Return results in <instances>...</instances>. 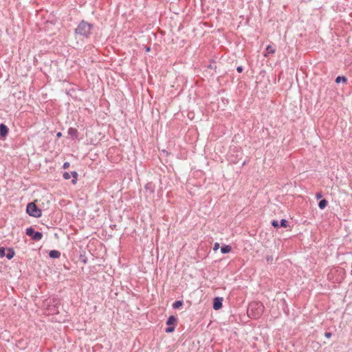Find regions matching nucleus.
<instances>
[{"instance_id": "f257e3e1", "label": "nucleus", "mask_w": 352, "mask_h": 352, "mask_svg": "<svg viewBox=\"0 0 352 352\" xmlns=\"http://www.w3.org/2000/svg\"><path fill=\"white\" fill-rule=\"evenodd\" d=\"M93 28V25L85 21H82L75 29V34L80 38H88Z\"/></svg>"}, {"instance_id": "f03ea898", "label": "nucleus", "mask_w": 352, "mask_h": 352, "mask_svg": "<svg viewBox=\"0 0 352 352\" xmlns=\"http://www.w3.org/2000/svg\"><path fill=\"white\" fill-rule=\"evenodd\" d=\"M26 212L29 215L34 217H40L41 216V210L33 202L29 203L27 205Z\"/></svg>"}, {"instance_id": "7ed1b4c3", "label": "nucleus", "mask_w": 352, "mask_h": 352, "mask_svg": "<svg viewBox=\"0 0 352 352\" xmlns=\"http://www.w3.org/2000/svg\"><path fill=\"white\" fill-rule=\"evenodd\" d=\"M25 233L34 241H40L43 237L41 232L35 231L32 227L27 228Z\"/></svg>"}, {"instance_id": "20e7f679", "label": "nucleus", "mask_w": 352, "mask_h": 352, "mask_svg": "<svg viewBox=\"0 0 352 352\" xmlns=\"http://www.w3.org/2000/svg\"><path fill=\"white\" fill-rule=\"evenodd\" d=\"M254 308L256 309L257 310V313L255 314V315L254 316V317H258L263 312V306L262 304L259 303V302H253V303H251L250 305V307L248 309V314L250 315V311H252Z\"/></svg>"}, {"instance_id": "39448f33", "label": "nucleus", "mask_w": 352, "mask_h": 352, "mask_svg": "<svg viewBox=\"0 0 352 352\" xmlns=\"http://www.w3.org/2000/svg\"><path fill=\"white\" fill-rule=\"evenodd\" d=\"M222 302H223L222 298H219V297L214 298V301H213V309L214 310H218L220 308H221Z\"/></svg>"}, {"instance_id": "423d86ee", "label": "nucleus", "mask_w": 352, "mask_h": 352, "mask_svg": "<svg viewBox=\"0 0 352 352\" xmlns=\"http://www.w3.org/2000/svg\"><path fill=\"white\" fill-rule=\"evenodd\" d=\"M8 133V128L4 124H0V136L6 137Z\"/></svg>"}, {"instance_id": "0eeeda50", "label": "nucleus", "mask_w": 352, "mask_h": 352, "mask_svg": "<svg viewBox=\"0 0 352 352\" xmlns=\"http://www.w3.org/2000/svg\"><path fill=\"white\" fill-rule=\"evenodd\" d=\"M146 191L149 192L150 194H153L155 191V186L152 183H148L145 186Z\"/></svg>"}, {"instance_id": "6e6552de", "label": "nucleus", "mask_w": 352, "mask_h": 352, "mask_svg": "<svg viewBox=\"0 0 352 352\" xmlns=\"http://www.w3.org/2000/svg\"><path fill=\"white\" fill-rule=\"evenodd\" d=\"M68 134L73 138H77L78 131L74 128H69L68 130Z\"/></svg>"}, {"instance_id": "1a4fd4ad", "label": "nucleus", "mask_w": 352, "mask_h": 352, "mask_svg": "<svg viewBox=\"0 0 352 352\" xmlns=\"http://www.w3.org/2000/svg\"><path fill=\"white\" fill-rule=\"evenodd\" d=\"M49 256L50 258H57L60 256V253L58 250H51L49 253Z\"/></svg>"}, {"instance_id": "9d476101", "label": "nucleus", "mask_w": 352, "mask_h": 352, "mask_svg": "<svg viewBox=\"0 0 352 352\" xmlns=\"http://www.w3.org/2000/svg\"><path fill=\"white\" fill-rule=\"evenodd\" d=\"M232 248L230 245H224L221 248V252L222 254H227L231 251Z\"/></svg>"}, {"instance_id": "9b49d317", "label": "nucleus", "mask_w": 352, "mask_h": 352, "mask_svg": "<svg viewBox=\"0 0 352 352\" xmlns=\"http://www.w3.org/2000/svg\"><path fill=\"white\" fill-rule=\"evenodd\" d=\"M7 251H8V253L6 254V256L8 259L10 260L14 257L15 253H14V251L13 250V249H12V248H8L7 250Z\"/></svg>"}, {"instance_id": "f8f14e48", "label": "nucleus", "mask_w": 352, "mask_h": 352, "mask_svg": "<svg viewBox=\"0 0 352 352\" xmlns=\"http://www.w3.org/2000/svg\"><path fill=\"white\" fill-rule=\"evenodd\" d=\"M276 52V49L273 47L272 45H267L266 47V54L265 56H267V54H274Z\"/></svg>"}, {"instance_id": "ddd939ff", "label": "nucleus", "mask_w": 352, "mask_h": 352, "mask_svg": "<svg viewBox=\"0 0 352 352\" xmlns=\"http://www.w3.org/2000/svg\"><path fill=\"white\" fill-rule=\"evenodd\" d=\"M176 321H177V318L174 316H170L166 321V324L171 325V324H174Z\"/></svg>"}, {"instance_id": "4468645a", "label": "nucleus", "mask_w": 352, "mask_h": 352, "mask_svg": "<svg viewBox=\"0 0 352 352\" xmlns=\"http://www.w3.org/2000/svg\"><path fill=\"white\" fill-rule=\"evenodd\" d=\"M327 205V201L326 199H322L318 203V207L320 208V209H322V210L325 208Z\"/></svg>"}, {"instance_id": "2eb2a0df", "label": "nucleus", "mask_w": 352, "mask_h": 352, "mask_svg": "<svg viewBox=\"0 0 352 352\" xmlns=\"http://www.w3.org/2000/svg\"><path fill=\"white\" fill-rule=\"evenodd\" d=\"M70 175H71V176H72V177H73V179H72V184H76V182H77V177H78V173H77V172H76V171H72V172H71Z\"/></svg>"}, {"instance_id": "dca6fc26", "label": "nucleus", "mask_w": 352, "mask_h": 352, "mask_svg": "<svg viewBox=\"0 0 352 352\" xmlns=\"http://www.w3.org/2000/svg\"><path fill=\"white\" fill-rule=\"evenodd\" d=\"M183 305L182 300H177L173 304V307L174 309H178Z\"/></svg>"}, {"instance_id": "f3484780", "label": "nucleus", "mask_w": 352, "mask_h": 352, "mask_svg": "<svg viewBox=\"0 0 352 352\" xmlns=\"http://www.w3.org/2000/svg\"><path fill=\"white\" fill-rule=\"evenodd\" d=\"M341 81H342L344 82H346V81H347L346 78L344 76H338L336 79V82L339 83Z\"/></svg>"}, {"instance_id": "a211bd4d", "label": "nucleus", "mask_w": 352, "mask_h": 352, "mask_svg": "<svg viewBox=\"0 0 352 352\" xmlns=\"http://www.w3.org/2000/svg\"><path fill=\"white\" fill-rule=\"evenodd\" d=\"M287 224H288V222L285 219H283L280 220V227L287 228L288 226Z\"/></svg>"}, {"instance_id": "6ab92c4d", "label": "nucleus", "mask_w": 352, "mask_h": 352, "mask_svg": "<svg viewBox=\"0 0 352 352\" xmlns=\"http://www.w3.org/2000/svg\"><path fill=\"white\" fill-rule=\"evenodd\" d=\"M6 249L3 247H1L0 248V257H4L6 256Z\"/></svg>"}, {"instance_id": "aec40b11", "label": "nucleus", "mask_w": 352, "mask_h": 352, "mask_svg": "<svg viewBox=\"0 0 352 352\" xmlns=\"http://www.w3.org/2000/svg\"><path fill=\"white\" fill-rule=\"evenodd\" d=\"M63 178L65 179H69L71 178V175L70 173H67V172H65L63 173Z\"/></svg>"}, {"instance_id": "412c9836", "label": "nucleus", "mask_w": 352, "mask_h": 352, "mask_svg": "<svg viewBox=\"0 0 352 352\" xmlns=\"http://www.w3.org/2000/svg\"><path fill=\"white\" fill-rule=\"evenodd\" d=\"M272 226L274 227V228H278L279 224H278V221L276 220H273L272 221Z\"/></svg>"}, {"instance_id": "4be33fe9", "label": "nucleus", "mask_w": 352, "mask_h": 352, "mask_svg": "<svg viewBox=\"0 0 352 352\" xmlns=\"http://www.w3.org/2000/svg\"><path fill=\"white\" fill-rule=\"evenodd\" d=\"M175 330V327H168L166 329V333H171L173 332V331Z\"/></svg>"}, {"instance_id": "5701e85b", "label": "nucleus", "mask_w": 352, "mask_h": 352, "mask_svg": "<svg viewBox=\"0 0 352 352\" xmlns=\"http://www.w3.org/2000/svg\"><path fill=\"white\" fill-rule=\"evenodd\" d=\"M69 166H70L69 162H65L63 164V168L64 169H67V168L69 167Z\"/></svg>"}, {"instance_id": "b1692460", "label": "nucleus", "mask_w": 352, "mask_h": 352, "mask_svg": "<svg viewBox=\"0 0 352 352\" xmlns=\"http://www.w3.org/2000/svg\"><path fill=\"white\" fill-rule=\"evenodd\" d=\"M219 248V243H215L214 244L213 250H214V251H217Z\"/></svg>"}, {"instance_id": "393cba45", "label": "nucleus", "mask_w": 352, "mask_h": 352, "mask_svg": "<svg viewBox=\"0 0 352 352\" xmlns=\"http://www.w3.org/2000/svg\"><path fill=\"white\" fill-rule=\"evenodd\" d=\"M332 336V333L331 332H325L324 336L327 338H330Z\"/></svg>"}, {"instance_id": "a878e982", "label": "nucleus", "mask_w": 352, "mask_h": 352, "mask_svg": "<svg viewBox=\"0 0 352 352\" xmlns=\"http://www.w3.org/2000/svg\"><path fill=\"white\" fill-rule=\"evenodd\" d=\"M236 70L238 72H241L243 71V67L242 66L237 67Z\"/></svg>"}, {"instance_id": "bb28decb", "label": "nucleus", "mask_w": 352, "mask_h": 352, "mask_svg": "<svg viewBox=\"0 0 352 352\" xmlns=\"http://www.w3.org/2000/svg\"><path fill=\"white\" fill-rule=\"evenodd\" d=\"M272 260H273L272 256H267V262H272Z\"/></svg>"}, {"instance_id": "cd10ccee", "label": "nucleus", "mask_w": 352, "mask_h": 352, "mask_svg": "<svg viewBox=\"0 0 352 352\" xmlns=\"http://www.w3.org/2000/svg\"><path fill=\"white\" fill-rule=\"evenodd\" d=\"M56 136L58 138H60L62 136V133L60 132H58L57 134H56Z\"/></svg>"}, {"instance_id": "c85d7f7f", "label": "nucleus", "mask_w": 352, "mask_h": 352, "mask_svg": "<svg viewBox=\"0 0 352 352\" xmlns=\"http://www.w3.org/2000/svg\"><path fill=\"white\" fill-rule=\"evenodd\" d=\"M321 197H322V195H321V194H317V195H316V198H317V199H320Z\"/></svg>"}, {"instance_id": "c756f323", "label": "nucleus", "mask_w": 352, "mask_h": 352, "mask_svg": "<svg viewBox=\"0 0 352 352\" xmlns=\"http://www.w3.org/2000/svg\"><path fill=\"white\" fill-rule=\"evenodd\" d=\"M151 50V48L149 47H146V51L149 52Z\"/></svg>"}]
</instances>
